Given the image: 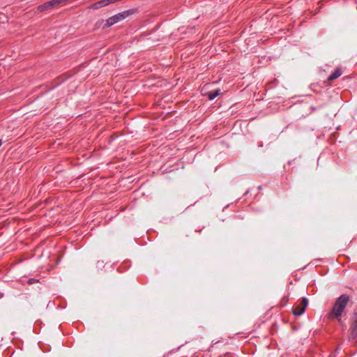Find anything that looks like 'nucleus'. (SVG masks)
I'll use <instances>...</instances> for the list:
<instances>
[{
	"label": "nucleus",
	"instance_id": "f8f14e48",
	"mask_svg": "<svg viewBox=\"0 0 357 357\" xmlns=\"http://www.w3.org/2000/svg\"><path fill=\"white\" fill-rule=\"evenodd\" d=\"M354 311H357V309H356V310H355Z\"/></svg>",
	"mask_w": 357,
	"mask_h": 357
},
{
	"label": "nucleus",
	"instance_id": "9d476101",
	"mask_svg": "<svg viewBox=\"0 0 357 357\" xmlns=\"http://www.w3.org/2000/svg\"><path fill=\"white\" fill-rule=\"evenodd\" d=\"M32 282H33V280H32V279H31V280H29V284H31Z\"/></svg>",
	"mask_w": 357,
	"mask_h": 357
},
{
	"label": "nucleus",
	"instance_id": "39448f33",
	"mask_svg": "<svg viewBox=\"0 0 357 357\" xmlns=\"http://www.w3.org/2000/svg\"><path fill=\"white\" fill-rule=\"evenodd\" d=\"M56 7L54 0L47 1L37 8L38 12L42 13Z\"/></svg>",
	"mask_w": 357,
	"mask_h": 357
},
{
	"label": "nucleus",
	"instance_id": "f257e3e1",
	"mask_svg": "<svg viewBox=\"0 0 357 357\" xmlns=\"http://www.w3.org/2000/svg\"><path fill=\"white\" fill-rule=\"evenodd\" d=\"M349 301V296L347 294L341 295L335 301L333 307L329 314L330 318H337L338 321H340V317L342 316L344 308Z\"/></svg>",
	"mask_w": 357,
	"mask_h": 357
},
{
	"label": "nucleus",
	"instance_id": "f03ea898",
	"mask_svg": "<svg viewBox=\"0 0 357 357\" xmlns=\"http://www.w3.org/2000/svg\"><path fill=\"white\" fill-rule=\"evenodd\" d=\"M349 339L357 340V311H354L351 317Z\"/></svg>",
	"mask_w": 357,
	"mask_h": 357
},
{
	"label": "nucleus",
	"instance_id": "6e6552de",
	"mask_svg": "<svg viewBox=\"0 0 357 357\" xmlns=\"http://www.w3.org/2000/svg\"><path fill=\"white\" fill-rule=\"evenodd\" d=\"M341 75V70L340 69H337L334 73H333L329 77H328V79L330 81H332L336 78H337L338 77H340Z\"/></svg>",
	"mask_w": 357,
	"mask_h": 357
},
{
	"label": "nucleus",
	"instance_id": "7ed1b4c3",
	"mask_svg": "<svg viewBox=\"0 0 357 357\" xmlns=\"http://www.w3.org/2000/svg\"><path fill=\"white\" fill-rule=\"evenodd\" d=\"M137 9L132 8L128 10H125L123 12L117 13L112 17H114V20L115 21V23H118L121 20H123L124 19L135 14L137 13Z\"/></svg>",
	"mask_w": 357,
	"mask_h": 357
},
{
	"label": "nucleus",
	"instance_id": "20e7f679",
	"mask_svg": "<svg viewBox=\"0 0 357 357\" xmlns=\"http://www.w3.org/2000/svg\"><path fill=\"white\" fill-rule=\"evenodd\" d=\"M308 304V301L306 298H303L300 303L296 305L292 310V312L294 315L299 316L301 315L307 307Z\"/></svg>",
	"mask_w": 357,
	"mask_h": 357
},
{
	"label": "nucleus",
	"instance_id": "1a4fd4ad",
	"mask_svg": "<svg viewBox=\"0 0 357 357\" xmlns=\"http://www.w3.org/2000/svg\"><path fill=\"white\" fill-rule=\"evenodd\" d=\"M102 23L103 20H102L97 21L94 24V29L96 30L98 29Z\"/></svg>",
	"mask_w": 357,
	"mask_h": 357
},
{
	"label": "nucleus",
	"instance_id": "423d86ee",
	"mask_svg": "<svg viewBox=\"0 0 357 357\" xmlns=\"http://www.w3.org/2000/svg\"><path fill=\"white\" fill-rule=\"evenodd\" d=\"M220 94V90H217L214 92H204V95L207 96L210 100L214 99L217 96Z\"/></svg>",
	"mask_w": 357,
	"mask_h": 357
},
{
	"label": "nucleus",
	"instance_id": "0eeeda50",
	"mask_svg": "<svg viewBox=\"0 0 357 357\" xmlns=\"http://www.w3.org/2000/svg\"><path fill=\"white\" fill-rule=\"evenodd\" d=\"M115 21L114 20V17L112 16L110 17H109L108 19L106 20L105 21V25L103 26V28H107V27H109L114 24H115Z\"/></svg>",
	"mask_w": 357,
	"mask_h": 357
},
{
	"label": "nucleus",
	"instance_id": "9b49d317",
	"mask_svg": "<svg viewBox=\"0 0 357 357\" xmlns=\"http://www.w3.org/2000/svg\"><path fill=\"white\" fill-rule=\"evenodd\" d=\"M1 145V141L0 140V146Z\"/></svg>",
	"mask_w": 357,
	"mask_h": 357
}]
</instances>
